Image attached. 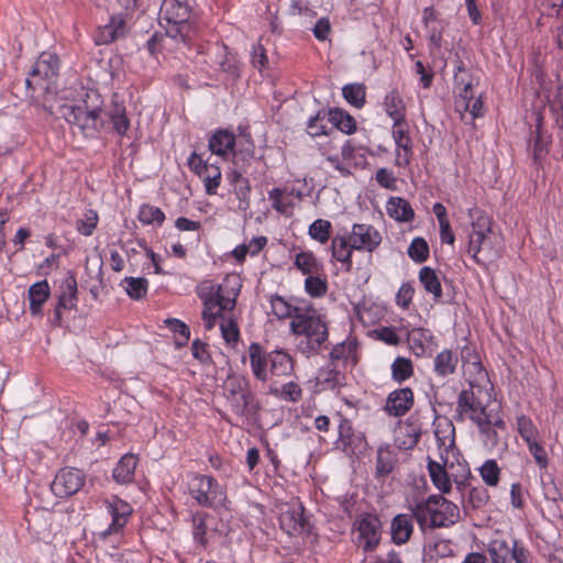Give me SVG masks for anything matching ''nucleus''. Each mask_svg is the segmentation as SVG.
<instances>
[{"label": "nucleus", "instance_id": "obj_24", "mask_svg": "<svg viewBox=\"0 0 563 563\" xmlns=\"http://www.w3.org/2000/svg\"><path fill=\"white\" fill-rule=\"evenodd\" d=\"M268 394L288 402H298L302 398V389L295 382L279 384V380H273L268 385Z\"/></svg>", "mask_w": 563, "mask_h": 563}, {"label": "nucleus", "instance_id": "obj_33", "mask_svg": "<svg viewBox=\"0 0 563 563\" xmlns=\"http://www.w3.org/2000/svg\"><path fill=\"white\" fill-rule=\"evenodd\" d=\"M420 435V427L407 420L402 426L399 427L396 440L400 448L411 449L418 443Z\"/></svg>", "mask_w": 563, "mask_h": 563}, {"label": "nucleus", "instance_id": "obj_29", "mask_svg": "<svg viewBox=\"0 0 563 563\" xmlns=\"http://www.w3.org/2000/svg\"><path fill=\"white\" fill-rule=\"evenodd\" d=\"M384 109L393 121H401L406 118V103L397 90H391L386 95L384 99Z\"/></svg>", "mask_w": 563, "mask_h": 563}, {"label": "nucleus", "instance_id": "obj_30", "mask_svg": "<svg viewBox=\"0 0 563 563\" xmlns=\"http://www.w3.org/2000/svg\"><path fill=\"white\" fill-rule=\"evenodd\" d=\"M235 137L227 130L217 131L209 140V148L212 153L224 156L233 150Z\"/></svg>", "mask_w": 563, "mask_h": 563}, {"label": "nucleus", "instance_id": "obj_14", "mask_svg": "<svg viewBox=\"0 0 563 563\" xmlns=\"http://www.w3.org/2000/svg\"><path fill=\"white\" fill-rule=\"evenodd\" d=\"M391 135L396 143V164L400 167H406L410 164L413 151L412 140L409 136V124L406 118L401 121H393Z\"/></svg>", "mask_w": 563, "mask_h": 563}, {"label": "nucleus", "instance_id": "obj_31", "mask_svg": "<svg viewBox=\"0 0 563 563\" xmlns=\"http://www.w3.org/2000/svg\"><path fill=\"white\" fill-rule=\"evenodd\" d=\"M49 296V286L46 280L33 284L29 288L30 310L31 313L37 316L41 313L43 303Z\"/></svg>", "mask_w": 563, "mask_h": 563}, {"label": "nucleus", "instance_id": "obj_38", "mask_svg": "<svg viewBox=\"0 0 563 563\" xmlns=\"http://www.w3.org/2000/svg\"><path fill=\"white\" fill-rule=\"evenodd\" d=\"M205 183L206 191L209 195H214L221 181V170L216 164H209L208 167H202L200 176Z\"/></svg>", "mask_w": 563, "mask_h": 563}, {"label": "nucleus", "instance_id": "obj_46", "mask_svg": "<svg viewBox=\"0 0 563 563\" xmlns=\"http://www.w3.org/2000/svg\"><path fill=\"white\" fill-rule=\"evenodd\" d=\"M395 460L391 452L387 449L379 448L376 459V473L378 476L385 477L394 470Z\"/></svg>", "mask_w": 563, "mask_h": 563}, {"label": "nucleus", "instance_id": "obj_61", "mask_svg": "<svg viewBox=\"0 0 563 563\" xmlns=\"http://www.w3.org/2000/svg\"><path fill=\"white\" fill-rule=\"evenodd\" d=\"M283 190L280 188H274L268 192V198L272 201L273 208L280 212L285 213L288 209V205L283 200Z\"/></svg>", "mask_w": 563, "mask_h": 563}, {"label": "nucleus", "instance_id": "obj_42", "mask_svg": "<svg viewBox=\"0 0 563 563\" xmlns=\"http://www.w3.org/2000/svg\"><path fill=\"white\" fill-rule=\"evenodd\" d=\"M345 100L356 108H362L365 103V87L360 84H349L342 89Z\"/></svg>", "mask_w": 563, "mask_h": 563}, {"label": "nucleus", "instance_id": "obj_51", "mask_svg": "<svg viewBox=\"0 0 563 563\" xmlns=\"http://www.w3.org/2000/svg\"><path fill=\"white\" fill-rule=\"evenodd\" d=\"M481 476L488 486H496L499 482L500 468L496 461L488 460L479 468Z\"/></svg>", "mask_w": 563, "mask_h": 563}, {"label": "nucleus", "instance_id": "obj_53", "mask_svg": "<svg viewBox=\"0 0 563 563\" xmlns=\"http://www.w3.org/2000/svg\"><path fill=\"white\" fill-rule=\"evenodd\" d=\"M98 223V214L93 210H88L82 219L77 221V230L82 235L89 236L92 234Z\"/></svg>", "mask_w": 563, "mask_h": 563}, {"label": "nucleus", "instance_id": "obj_28", "mask_svg": "<svg viewBox=\"0 0 563 563\" xmlns=\"http://www.w3.org/2000/svg\"><path fill=\"white\" fill-rule=\"evenodd\" d=\"M455 428L453 423L446 419L440 420L435 424L434 435L441 450L449 453L454 449Z\"/></svg>", "mask_w": 563, "mask_h": 563}, {"label": "nucleus", "instance_id": "obj_15", "mask_svg": "<svg viewBox=\"0 0 563 563\" xmlns=\"http://www.w3.org/2000/svg\"><path fill=\"white\" fill-rule=\"evenodd\" d=\"M351 240V246L355 251H366L372 253L382 243V233L371 224L355 223L347 235Z\"/></svg>", "mask_w": 563, "mask_h": 563}, {"label": "nucleus", "instance_id": "obj_9", "mask_svg": "<svg viewBox=\"0 0 563 563\" xmlns=\"http://www.w3.org/2000/svg\"><path fill=\"white\" fill-rule=\"evenodd\" d=\"M188 489L199 506L219 507L223 506L227 499L225 492L211 476H195L190 481Z\"/></svg>", "mask_w": 563, "mask_h": 563}, {"label": "nucleus", "instance_id": "obj_62", "mask_svg": "<svg viewBox=\"0 0 563 563\" xmlns=\"http://www.w3.org/2000/svg\"><path fill=\"white\" fill-rule=\"evenodd\" d=\"M313 34L319 41H324L331 31V24L328 18H321L313 27Z\"/></svg>", "mask_w": 563, "mask_h": 563}, {"label": "nucleus", "instance_id": "obj_19", "mask_svg": "<svg viewBox=\"0 0 563 563\" xmlns=\"http://www.w3.org/2000/svg\"><path fill=\"white\" fill-rule=\"evenodd\" d=\"M413 406V391L409 387L391 391L384 406V410L393 417L406 415Z\"/></svg>", "mask_w": 563, "mask_h": 563}, {"label": "nucleus", "instance_id": "obj_10", "mask_svg": "<svg viewBox=\"0 0 563 563\" xmlns=\"http://www.w3.org/2000/svg\"><path fill=\"white\" fill-rule=\"evenodd\" d=\"M58 67L59 59L55 54L42 53L25 79L26 86L48 90L51 81L57 76Z\"/></svg>", "mask_w": 563, "mask_h": 563}, {"label": "nucleus", "instance_id": "obj_18", "mask_svg": "<svg viewBox=\"0 0 563 563\" xmlns=\"http://www.w3.org/2000/svg\"><path fill=\"white\" fill-rule=\"evenodd\" d=\"M126 21L122 14H115L109 22L100 26L95 35L97 45H107L125 36Z\"/></svg>", "mask_w": 563, "mask_h": 563}, {"label": "nucleus", "instance_id": "obj_7", "mask_svg": "<svg viewBox=\"0 0 563 563\" xmlns=\"http://www.w3.org/2000/svg\"><path fill=\"white\" fill-rule=\"evenodd\" d=\"M291 331L305 335L310 350L318 351L328 340V327L313 309L297 312L290 322Z\"/></svg>", "mask_w": 563, "mask_h": 563}, {"label": "nucleus", "instance_id": "obj_22", "mask_svg": "<svg viewBox=\"0 0 563 563\" xmlns=\"http://www.w3.org/2000/svg\"><path fill=\"white\" fill-rule=\"evenodd\" d=\"M412 518L413 515L400 514L391 520L390 534L394 543L405 544L409 541L413 531Z\"/></svg>", "mask_w": 563, "mask_h": 563}, {"label": "nucleus", "instance_id": "obj_32", "mask_svg": "<svg viewBox=\"0 0 563 563\" xmlns=\"http://www.w3.org/2000/svg\"><path fill=\"white\" fill-rule=\"evenodd\" d=\"M457 364L459 357L451 350H443L434 357V371L441 377L452 375Z\"/></svg>", "mask_w": 563, "mask_h": 563}, {"label": "nucleus", "instance_id": "obj_55", "mask_svg": "<svg viewBox=\"0 0 563 563\" xmlns=\"http://www.w3.org/2000/svg\"><path fill=\"white\" fill-rule=\"evenodd\" d=\"M528 449L532 456L536 460V463L541 467L545 468L548 466V454L544 448L540 444L539 439L533 440L532 442L527 443Z\"/></svg>", "mask_w": 563, "mask_h": 563}, {"label": "nucleus", "instance_id": "obj_34", "mask_svg": "<svg viewBox=\"0 0 563 563\" xmlns=\"http://www.w3.org/2000/svg\"><path fill=\"white\" fill-rule=\"evenodd\" d=\"M57 305L63 309H74L77 301V282L74 277H67L62 285Z\"/></svg>", "mask_w": 563, "mask_h": 563}, {"label": "nucleus", "instance_id": "obj_3", "mask_svg": "<svg viewBox=\"0 0 563 563\" xmlns=\"http://www.w3.org/2000/svg\"><path fill=\"white\" fill-rule=\"evenodd\" d=\"M102 99L98 91L87 90L73 103L60 106V115L86 135H92L104 125Z\"/></svg>", "mask_w": 563, "mask_h": 563}, {"label": "nucleus", "instance_id": "obj_44", "mask_svg": "<svg viewBox=\"0 0 563 563\" xmlns=\"http://www.w3.org/2000/svg\"><path fill=\"white\" fill-rule=\"evenodd\" d=\"M296 266L306 275H312L319 272L320 264L316 256L310 252H300L296 255Z\"/></svg>", "mask_w": 563, "mask_h": 563}, {"label": "nucleus", "instance_id": "obj_49", "mask_svg": "<svg viewBox=\"0 0 563 563\" xmlns=\"http://www.w3.org/2000/svg\"><path fill=\"white\" fill-rule=\"evenodd\" d=\"M223 388L227 398L250 391L246 379L235 375L227 378Z\"/></svg>", "mask_w": 563, "mask_h": 563}, {"label": "nucleus", "instance_id": "obj_45", "mask_svg": "<svg viewBox=\"0 0 563 563\" xmlns=\"http://www.w3.org/2000/svg\"><path fill=\"white\" fill-rule=\"evenodd\" d=\"M409 257L416 263H423L429 257V245L423 238H415L408 247Z\"/></svg>", "mask_w": 563, "mask_h": 563}, {"label": "nucleus", "instance_id": "obj_54", "mask_svg": "<svg viewBox=\"0 0 563 563\" xmlns=\"http://www.w3.org/2000/svg\"><path fill=\"white\" fill-rule=\"evenodd\" d=\"M331 120L335 125L336 130H339L340 132L351 134L355 131V121L349 114H344L343 112H334L332 114Z\"/></svg>", "mask_w": 563, "mask_h": 563}, {"label": "nucleus", "instance_id": "obj_6", "mask_svg": "<svg viewBox=\"0 0 563 563\" xmlns=\"http://www.w3.org/2000/svg\"><path fill=\"white\" fill-rule=\"evenodd\" d=\"M229 283L230 278L228 277L224 284L219 285L217 288L211 284H206L199 290V297L203 301L202 320L207 330L213 329L224 310H232L235 306L238 291L232 289V298L224 295Z\"/></svg>", "mask_w": 563, "mask_h": 563}, {"label": "nucleus", "instance_id": "obj_43", "mask_svg": "<svg viewBox=\"0 0 563 563\" xmlns=\"http://www.w3.org/2000/svg\"><path fill=\"white\" fill-rule=\"evenodd\" d=\"M251 391L227 398L232 412L238 417H245L250 412Z\"/></svg>", "mask_w": 563, "mask_h": 563}, {"label": "nucleus", "instance_id": "obj_37", "mask_svg": "<svg viewBox=\"0 0 563 563\" xmlns=\"http://www.w3.org/2000/svg\"><path fill=\"white\" fill-rule=\"evenodd\" d=\"M108 118L113 129L121 135L125 134L130 126V122L125 115V108L122 104L114 103L112 111L103 112V119Z\"/></svg>", "mask_w": 563, "mask_h": 563}, {"label": "nucleus", "instance_id": "obj_25", "mask_svg": "<svg viewBox=\"0 0 563 563\" xmlns=\"http://www.w3.org/2000/svg\"><path fill=\"white\" fill-rule=\"evenodd\" d=\"M387 213L398 222H410L415 218L411 205L404 198L391 197L386 205Z\"/></svg>", "mask_w": 563, "mask_h": 563}, {"label": "nucleus", "instance_id": "obj_59", "mask_svg": "<svg viewBox=\"0 0 563 563\" xmlns=\"http://www.w3.org/2000/svg\"><path fill=\"white\" fill-rule=\"evenodd\" d=\"M415 289L410 284H402L396 295V302L404 309H407L411 303Z\"/></svg>", "mask_w": 563, "mask_h": 563}, {"label": "nucleus", "instance_id": "obj_36", "mask_svg": "<svg viewBox=\"0 0 563 563\" xmlns=\"http://www.w3.org/2000/svg\"><path fill=\"white\" fill-rule=\"evenodd\" d=\"M413 375L412 362L402 356L396 357L391 364V377L398 384L409 379Z\"/></svg>", "mask_w": 563, "mask_h": 563}, {"label": "nucleus", "instance_id": "obj_64", "mask_svg": "<svg viewBox=\"0 0 563 563\" xmlns=\"http://www.w3.org/2000/svg\"><path fill=\"white\" fill-rule=\"evenodd\" d=\"M376 181L385 187V188H393L395 186V177L393 176V173L389 172L387 168H379L376 173Z\"/></svg>", "mask_w": 563, "mask_h": 563}, {"label": "nucleus", "instance_id": "obj_21", "mask_svg": "<svg viewBox=\"0 0 563 563\" xmlns=\"http://www.w3.org/2000/svg\"><path fill=\"white\" fill-rule=\"evenodd\" d=\"M294 371L292 358L289 354L280 351L271 353L268 367V382L279 380V378L289 376Z\"/></svg>", "mask_w": 563, "mask_h": 563}, {"label": "nucleus", "instance_id": "obj_5", "mask_svg": "<svg viewBox=\"0 0 563 563\" xmlns=\"http://www.w3.org/2000/svg\"><path fill=\"white\" fill-rule=\"evenodd\" d=\"M190 16L191 12L187 3L179 0H164L161 5L158 22L168 37L179 38L186 45L191 42L196 33L190 23Z\"/></svg>", "mask_w": 563, "mask_h": 563}, {"label": "nucleus", "instance_id": "obj_47", "mask_svg": "<svg viewBox=\"0 0 563 563\" xmlns=\"http://www.w3.org/2000/svg\"><path fill=\"white\" fill-rule=\"evenodd\" d=\"M139 220L144 224L161 225L165 220V214L158 207L143 205L139 212Z\"/></svg>", "mask_w": 563, "mask_h": 563}, {"label": "nucleus", "instance_id": "obj_41", "mask_svg": "<svg viewBox=\"0 0 563 563\" xmlns=\"http://www.w3.org/2000/svg\"><path fill=\"white\" fill-rule=\"evenodd\" d=\"M271 306H272V312L278 319L291 318V320H294V316L297 314V312H301L302 311L301 308L292 307L289 302H287L280 296L272 297Z\"/></svg>", "mask_w": 563, "mask_h": 563}, {"label": "nucleus", "instance_id": "obj_40", "mask_svg": "<svg viewBox=\"0 0 563 563\" xmlns=\"http://www.w3.org/2000/svg\"><path fill=\"white\" fill-rule=\"evenodd\" d=\"M124 289L132 299H141L147 292V279L143 277H125L122 282Z\"/></svg>", "mask_w": 563, "mask_h": 563}, {"label": "nucleus", "instance_id": "obj_17", "mask_svg": "<svg viewBox=\"0 0 563 563\" xmlns=\"http://www.w3.org/2000/svg\"><path fill=\"white\" fill-rule=\"evenodd\" d=\"M104 504L107 514L111 517V525L102 532V536L107 537L110 533L118 532L125 526L128 518L132 514V507L117 496H112Z\"/></svg>", "mask_w": 563, "mask_h": 563}, {"label": "nucleus", "instance_id": "obj_2", "mask_svg": "<svg viewBox=\"0 0 563 563\" xmlns=\"http://www.w3.org/2000/svg\"><path fill=\"white\" fill-rule=\"evenodd\" d=\"M471 231L467 252L478 264H490L500 256L499 236L490 227V219L479 209H470Z\"/></svg>", "mask_w": 563, "mask_h": 563}, {"label": "nucleus", "instance_id": "obj_27", "mask_svg": "<svg viewBox=\"0 0 563 563\" xmlns=\"http://www.w3.org/2000/svg\"><path fill=\"white\" fill-rule=\"evenodd\" d=\"M332 256L346 265V269L352 268V253L355 250L351 246V240L347 235H336L331 242Z\"/></svg>", "mask_w": 563, "mask_h": 563}, {"label": "nucleus", "instance_id": "obj_16", "mask_svg": "<svg viewBox=\"0 0 563 563\" xmlns=\"http://www.w3.org/2000/svg\"><path fill=\"white\" fill-rule=\"evenodd\" d=\"M457 95L454 101L455 110L460 113L461 119H465V114L471 108V102L475 98L474 86L471 76L461 67L454 75Z\"/></svg>", "mask_w": 563, "mask_h": 563}, {"label": "nucleus", "instance_id": "obj_13", "mask_svg": "<svg viewBox=\"0 0 563 563\" xmlns=\"http://www.w3.org/2000/svg\"><path fill=\"white\" fill-rule=\"evenodd\" d=\"M85 483L84 473L74 467L62 468L55 476L51 488L55 496L66 498L76 494Z\"/></svg>", "mask_w": 563, "mask_h": 563}, {"label": "nucleus", "instance_id": "obj_63", "mask_svg": "<svg viewBox=\"0 0 563 563\" xmlns=\"http://www.w3.org/2000/svg\"><path fill=\"white\" fill-rule=\"evenodd\" d=\"M252 63L258 69H263L267 64V56L264 46L261 44L254 46L252 52Z\"/></svg>", "mask_w": 563, "mask_h": 563}, {"label": "nucleus", "instance_id": "obj_35", "mask_svg": "<svg viewBox=\"0 0 563 563\" xmlns=\"http://www.w3.org/2000/svg\"><path fill=\"white\" fill-rule=\"evenodd\" d=\"M420 283L423 285L428 292H431L435 299L441 298L442 289L440 280L434 272L430 267H422L419 273Z\"/></svg>", "mask_w": 563, "mask_h": 563}, {"label": "nucleus", "instance_id": "obj_57", "mask_svg": "<svg viewBox=\"0 0 563 563\" xmlns=\"http://www.w3.org/2000/svg\"><path fill=\"white\" fill-rule=\"evenodd\" d=\"M308 133L311 136L327 135L329 132L327 131V124L324 123V117L320 115L318 112L313 118L308 121Z\"/></svg>", "mask_w": 563, "mask_h": 563}, {"label": "nucleus", "instance_id": "obj_8", "mask_svg": "<svg viewBox=\"0 0 563 563\" xmlns=\"http://www.w3.org/2000/svg\"><path fill=\"white\" fill-rule=\"evenodd\" d=\"M442 463L435 461L428 462V471L432 484L442 494H449L452 489V482L455 483L456 488L464 495V489L467 486V478L471 475L466 465L461 466V474L453 472L454 464L449 463L448 459L442 457Z\"/></svg>", "mask_w": 563, "mask_h": 563}, {"label": "nucleus", "instance_id": "obj_4", "mask_svg": "<svg viewBox=\"0 0 563 563\" xmlns=\"http://www.w3.org/2000/svg\"><path fill=\"white\" fill-rule=\"evenodd\" d=\"M412 515L421 530L449 527L457 522L460 509L441 495H431L412 508Z\"/></svg>", "mask_w": 563, "mask_h": 563}, {"label": "nucleus", "instance_id": "obj_23", "mask_svg": "<svg viewBox=\"0 0 563 563\" xmlns=\"http://www.w3.org/2000/svg\"><path fill=\"white\" fill-rule=\"evenodd\" d=\"M364 442L361 434H355L351 422L347 419H342L339 424V439L338 444L346 454H354Z\"/></svg>", "mask_w": 563, "mask_h": 563}, {"label": "nucleus", "instance_id": "obj_39", "mask_svg": "<svg viewBox=\"0 0 563 563\" xmlns=\"http://www.w3.org/2000/svg\"><path fill=\"white\" fill-rule=\"evenodd\" d=\"M488 552L493 563H509L511 547L506 540H494L489 543Z\"/></svg>", "mask_w": 563, "mask_h": 563}, {"label": "nucleus", "instance_id": "obj_50", "mask_svg": "<svg viewBox=\"0 0 563 563\" xmlns=\"http://www.w3.org/2000/svg\"><path fill=\"white\" fill-rule=\"evenodd\" d=\"M517 430L526 443L532 442L533 440L539 439L538 429L532 423V421L525 416L518 417Z\"/></svg>", "mask_w": 563, "mask_h": 563}, {"label": "nucleus", "instance_id": "obj_26", "mask_svg": "<svg viewBox=\"0 0 563 563\" xmlns=\"http://www.w3.org/2000/svg\"><path fill=\"white\" fill-rule=\"evenodd\" d=\"M137 457L134 454H125L113 470V478L119 484H128L134 479Z\"/></svg>", "mask_w": 563, "mask_h": 563}, {"label": "nucleus", "instance_id": "obj_56", "mask_svg": "<svg viewBox=\"0 0 563 563\" xmlns=\"http://www.w3.org/2000/svg\"><path fill=\"white\" fill-rule=\"evenodd\" d=\"M488 498V493L483 487H472L468 490L467 499L473 508H479L484 506L487 503Z\"/></svg>", "mask_w": 563, "mask_h": 563}, {"label": "nucleus", "instance_id": "obj_48", "mask_svg": "<svg viewBox=\"0 0 563 563\" xmlns=\"http://www.w3.org/2000/svg\"><path fill=\"white\" fill-rule=\"evenodd\" d=\"M331 228H332V225H331L330 221L323 220V219H318L310 224L309 235L313 240L323 244V243L328 242V240L330 238Z\"/></svg>", "mask_w": 563, "mask_h": 563}, {"label": "nucleus", "instance_id": "obj_60", "mask_svg": "<svg viewBox=\"0 0 563 563\" xmlns=\"http://www.w3.org/2000/svg\"><path fill=\"white\" fill-rule=\"evenodd\" d=\"M221 332L223 339L228 343H236L239 340V329L238 325L233 321L222 322L221 325Z\"/></svg>", "mask_w": 563, "mask_h": 563}, {"label": "nucleus", "instance_id": "obj_11", "mask_svg": "<svg viewBox=\"0 0 563 563\" xmlns=\"http://www.w3.org/2000/svg\"><path fill=\"white\" fill-rule=\"evenodd\" d=\"M357 532V544L365 552L374 551L380 541L382 522L372 514H364L355 521Z\"/></svg>", "mask_w": 563, "mask_h": 563}, {"label": "nucleus", "instance_id": "obj_12", "mask_svg": "<svg viewBox=\"0 0 563 563\" xmlns=\"http://www.w3.org/2000/svg\"><path fill=\"white\" fill-rule=\"evenodd\" d=\"M279 525L289 536H298L308 530V521L303 516V506L298 499L291 503L280 504Z\"/></svg>", "mask_w": 563, "mask_h": 563}, {"label": "nucleus", "instance_id": "obj_20", "mask_svg": "<svg viewBox=\"0 0 563 563\" xmlns=\"http://www.w3.org/2000/svg\"><path fill=\"white\" fill-rule=\"evenodd\" d=\"M249 354L251 368L255 378L261 382H268L271 353H265L260 344L252 343L249 347Z\"/></svg>", "mask_w": 563, "mask_h": 563}, {"label": "nucleus", "instance_id": "obj_52", "mask_svg": "<svg viewBox=\"0 0 563 563\" xmlns=\"http://www.w3.org/2000/svg\"><path fill=\"white\" fill-rule=\"evenodd\" d=\"M306 291L312 297H321L328 290L327 280L318 276L309 275L305 280Z\"/></svg>", "mask_w": 563, "mask_h": 563}, {"label": "nucleus", "instance_id": "obj_58", "mask_svg": "<svg viewBox=\"0 0 563 563\" xmlns=\"http://www.w3.org/2000/svg\"><path fill=\"white\" fill-rule=\"evenodd\" d=\"M194 522H195L194 538L203 548H206L209 543V539L206 537L207 536L206 522H205L203 518L200 516H195Z\"/></svg>", "mask_w": 563, "mask_h": 563}, {"label": "nucleus", "instance_id": "obj_1", "mask_svg": "<svg viewBox=\"0 0 563 563\" xmlns=\"http://www.w3.org/2000/svg\"><path fill=\"white\" fill-rule=\"evenodd\" d=\"M465 375L468 388L460 393L456 411L477 426L486 444L495 446L498 442L497 430L505 429L501 405L493 395V385L481 362L468 363Z\"/></svg>", "mask_w": 563, "mask_h": 563}]
</instances>
